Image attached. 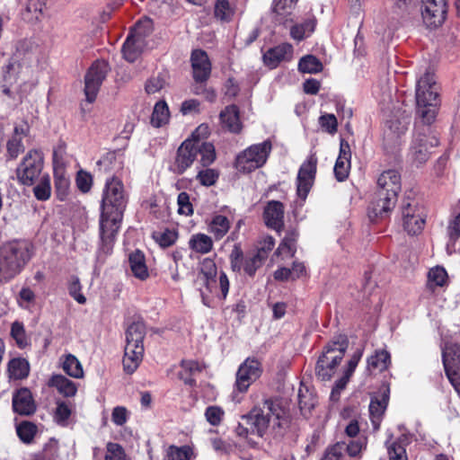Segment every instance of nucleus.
<instances>
[{"label": "nucleus", "mask_w": 460, "mask_h": 460, "mask_svg": "<svg viewBox=\"0 0 460 460\" xmlns=\"http://www.w3.org/2000/svg\"><path fill=\"white\" fill-rule=\"evenodd\" d=\"M127 203L128 198L122 181L114 177L107 180L102 193L100 218L101 250L106 254L111 252Z\"/></svg>", "instance_id": "nucleus-1"}, {"label": "nucleus", "mask_w": 460, "mask_h": 460, "mask_svg": "<svg viewBox=\"0 0 460 460\" xmlns=\"http://www.w3.org/2000/svg\"><path fill=\"white\" fill-rule=\"evenodd\" d=\"M285 415V410L277 401L268 399L254 407L243 420L251 426L252 432L262 437L269 429L280 434V430L287 425Z\"/></svg>", "instance_id": "nucleus-2"}, {"label": "nucleus", "mask_w": 460, "mask_h": 460, "mask_svg": "<svg viewBox=\"0 0 460 460\" xmlns=\"http://www.w3.org/2000/svg\"><path fill=\"white\" fill-rule=\"evenodd\" d=\"M31 257V246L25 241H13L0 247V284L19 275Z\"/></svg>", "instance_id": "nucleus-3"}, {"label": "nucleus", "mask_w": 460, "mask_h": 460, "mask_svg": "<svg viewBox=\"0 0 460 460\" xmlns=\"http://www.w3.org/2000/svg\"><path fill=\"white\" fill-rule=\"evenodd\" d=\"M438 96L434 75L426 72L418 79L415 93L417 114L423 124L429 125L435 119Z\"/></svg>", "instance_id": "nucleus-4"}, {"label": "nucleus", "mask_w": 460, "mask_h": 460, "mask_svg": "<svg viewBox=\"0 0 460 460\" xmlns=\"http://www.w3.org/2000/svg\"><path fill=\"white\" fill-rule=\"evenodd\" d=\"M349 345L345 335H339L326 345L322 356L319 358L315 373L322 381L330 380L335 372L336 367L341 363Z\"/></svg>", "instance_id": "nucleus-5"}, {"label": "nucleus", "mask_w": 460, "mask_h": 460, "mask_svg": "<svg viewBox=\"0 0 460 460\" xmlns=\"http://www.w3.org/2000/svg\"><path fill=\"white\" fill-rule=\"evenodd\" d=\"M429 125L416 126V132L409 151V158L417 165L426 163L430 155V149L438 145V137L430 131Z\"/></svg>", "instance_id": "nucleus-6"}, {"label": "nucleus", "mask_w": 460, "mask_h": 460, "mask_svg": "<svg viewBox=\"0 0 460 460\" xmlns=\"http://www.w3.org/2000/svg\"><path fill=\"white\" fill-rule=\"evenodd\" d=\"M271 149L270 140L252 145L237 155L236 168L243 172H251L262 167L266 164Z\"/></svg>", "instance_id": "nucleus-7"}, {"label": "nucleus", "mask_w": 460, "mask_h": 460, "mask_svg": "<svg viewBox=\"0 0 460 460\" xmlns=\"http://www.w3.org/2000/svg\"><path fill=\"white\" fill-rule=\"evenodd\" d=\"M43 165L42 152L39 149L30 150L16 168L18 181L25 186L33 185L40 177Z\"/></svg>", "instance_id": "nucleus-8"}, {"label": "nucleus", "mask_w": 460, "mask_h": 460, "mask_svg": "<svg viewBox=\"0 0 460 460\" xmlns=\"http://www.w3.org/2000/svg\"><path fill=\"white\" fill-rule=\"evenodd\" d=\"M109 71V64L104 60H97L88 69L84 76V93L88 102L92 103L95 101Z\"/></svg>", "instance_id": "nucleus-9"}, {"label": "nucleus", "mask_w": 460, "mask_h": 460, "mask_svg": "<svg viewBox=\"0 0 460 460\" xmlns=\"http://www.w3.org/2000/svg\"><path fill=\"white\" fill-rule=\"evenodd\" d=\"M427 215L416 201L407 202L402 208L403 229L411 235L419 234L424 228Z\"/></svg>", "instance_id": "nucleus-10"}, {"label": "nucleus", "mask_w": 460, "mask_h": 460, "mask_svg": "<svg viewBox=\"0 0 460 460\" xmlns=\"http://www.w3.org/2000/svg\"><path fill=\"white\" fill-rule=\"evenodd\" d=\"M317 168V157L310 155L301 164L296 177V193L305 200L314 184Z\"/></svg>", "instance_id": "nucleus-11"}, {"label": "nucleus", "mask_w": 460, "mask_h": 460, "mask_svg": "<svg viewBox=\"0 0 460 460\" xmlns=\"http://www.w3.org/2000/svg\"><path fill=\"white\" fill-rule=\"evenodd\" d=\"M261 374V363L254 358H247L236 372L235 389L240 393H245Z\"/></svg>", "instance_id": "nucleus-12"}, {"label": "nucleus", "mask_w": 460, "mask_h": 460, "mask_svg": "<svg viewBox=\"0 0 460 460\" xmlns=\"http://www.w3.org/2000/svg\"><path fill=\"white\" fill-rule=\"evenodd\" d=\"M421 16L427 27L440 26L447 14L446 0H421Z\"/></svg>", "instance_id": "nucleus-13"}, {"label": "nucleus", "mask_w": 460, "mask_h": 460, "mask_svg": "<svg viewBox=\"0 0 460 460\" xmlns=\"http://www.w3.org/2000/svg\"><path fill=\"white\" fill-rule=\"evenodd\" d=\"M195 139H186L178 148L172 165L173 172L182 174L196 159Z\"/></svg>", "instance_id": "nucleus-14"}, {"label": "nucleus", "mask_w": 460, "mask_h": 460, "mask_svg": "<svg viewBox=\"0 0 460 460\" xmlns=\"http://www.w3.org/2000/svg\"><path fill=\"white\" fill-rule=\"evenodd\" d=\"M190 61L195 82H206L211 74V63L208 54L204 50L195 49L191 53Z\"/></svg>", "instance_id": "nucleus-15"}, {"label": "nucleus", "mask_w": 460, "mask_h": 460, "mask_svg": "<svg viewBox=\"0 0 460 460\" xmlns=\"http://www.w3.org/2000/svg\"><path fill=\"white\" fill-rule=\"evenodd\" d=\"M401 190V176L395 170L383 172L377 179V190H384L390 204L393 203L394 195H398Z\"/></svg>", "instance_id": "nucleus-16"}, {"label": "nucleus", "mask_w": 460, "mask_h": 460, "mask_svg": "<svg viewBox=\"0 0 460 460\" xmlns=\"http://www.w3.org/2000/svg\"><path fill=\"white\" fill-rule=\"evenodd\" d=\"M30 132V127L27 123L15 125L13 128V135L7 140L6 143V153L8 159L13 160L18 155L24 152V146L22 140L28 136Z\"/></svg>", "instance_id": "nucleus-17"}, {"label": "nucleus", "mask_w": 460, "mask_h": 460, "mask_svg": "<svg viewBox=\"0 0 460 460\" xmlns=\"http://www.w3.org/2000/svg\"><path fill=\"white\" fill-rule=\"evenodd\" d=\"M385 197L389 196L385 195L384 190H376L375 193V197L368 208V217L371 220H374L377 217L385 218L388 217L395 207L397 202V196L394 195V199L392 204L388 202V199Z\"/></svg>", "instance_id": "nucleus-18"}, {"label": "nucleus", "mask_w": 460, "mask_h": 460, "mask_svg": "<svg viewBox=\"0 0 460 460\" xmlns=\"http://www.w3.org/2000/svg\"><path fill=\"white\" fill-rule=\"evenodd\" d=\"M263 218L268 227L280 232L284 226V206L280 201H269L264 208Z\"/></svg>", "instance_id": "nucleus-19"}, {"label": "nucleus", "mask_w": 460, "mask_h": 460, "mask_svg": "<svg viewBox=\"0 0 460 460\" xmlns=\"http://www.w3.org/2000/svg\"><path fill=\"white\" fill-rule=\"evenodd\" d=\"M351 151L349 144L344 139L340 143V153L334 165V175L338 181H345L350 170Z\"/></svg>", "instance_id": "nucleus-20"}, {"label": "nucleus", "mask_w": 460, "mask_h": 460, "mask_svg": "<svg viewBox=\"0 0 460 460\" xmlns=\"http://www.w3.org/2000/svg\"><path fill=\"white\" fill-rule=\"evenodd\" d=\"M293 54L291 44L283 43L268 49L263 55V61L266 66L275 68L282 61L290 60Z\"/></svg>", "instance_id": "nucleus-21"}, {"label": "nucleus", "mask_w": 460, "mask_h": 460, "mask_svg": "<svg viewBox=\"0 0 460 460\" xmlns=\"http://www.w3.org/2000/svg\"><path fill=\"white\" fill-rule=\"evenodd\" d=\"M13 411L20 415H31L36 411L31 393L28 388L19 389L13 396Z\"/></svg>", "instance_id": "nucleus-22"}, {"label": "nucleus", "mask_w": 460, "mask_h": 460, "mask_svg": "<svg viewBox=\"0 0 460 460\" xmlns=\"http://www.w3.org/2000/svg\"><path fill=\"white\" fill-rule=\"evenodd\" d=\"M411 443L409 434H402L395 440L386 442L389 460H408L406 447Z\"/></svg>", "instance_id": "nucleus-23"}, {"label": "nucleus", "mask_w": 460, "mask_h": 460, "mask_svg": "<svg viewBox=\"0 0 460 460\" xmlns=\"http://www.w3.org/2000/svg\"><path fill=\"white\" fill-rule=\"evenodd\" d=\"M220 120L224 128L232 133H239L242 123L239 118V110L235 105H229L220 112Z\"/></svg>", "instance_id": "nucleus-24"}, {"label": "nucleus", "mask_w": 460, "mask_h": 460, "mask_svg": "<svg viewBox=\"0 0 460 460\" xmlns=\"http://www.w3.org/2000/svg\"><path fill=\"white\" fill-rule=\"evenodd\" d=\"M146 333V325L143 322L132 323L126 331V346L132 345L134 349H144Z\"/></svg>", "instance_id": "nucleus-25"}, {"label": "nucleus", "mask_w": 460, "mask_h": 460, "mask_svg": "<svg viewBox=\"0 0 460 460\" xmlns=\"http://www.w3.org/2000/svg\"><path fill=\"white\" fill-rule=\"evenodd\" d=\"M388 404V394L385 392L381 398L375 397L371 399L369 404V414L371 422L375 429H378L382 417Z\"/></svg>", "instance_id": "nucleus-26"}, {"label": "nucleus", "mask_w": 460, "mask_h": 460, "mask_svg": "<svg viewBox=\"0 0 460 460\" xmlns=\"http://www.w3.org/2000/svg\"><path fill=\"white\" fill-rule=\"evenodd\" d=\"M144 349H134L132 345L125 346L122 360L124 371L133 374L143 359Z\"/></svg>", "instance_id": "nucleus-27"}, {"label": "nucleus", "mask_w": 460, "mask_h": 460, "mask_svg": "<svg viewBox=\"0 0 460 460\" xmlns=\"http://www.w3.org/2000/svg\"><path fill=\"white\" fill-rule=\"evenodd\" d=\"M128 263L132 274L137 279L146 280L149 277V272L146 265L145 255L139 250L129 254Z\"/></svg>", "instance_id": "nucleus-28"}, {"label": "nucleus", "mask_w": 460, "mask_h": 460, "mask_svg": "<svg viewBox=\"0 0 460 460\" xmlns=\"http://www.w3.org/2000/svg\"><path fill=\"white\" fill-rule=\"evenodd\" d=\"M49 386L55 387L59 394L66 397H73L77 392L75 382L62 375H53L48 383Z\"/></svg>", "instance_id": "nucleus-29"}, {"label": "nucleus", "mask_w": 460, "mask_h": 460, "mask_svg": "<svg viewBox=\"0 0 460 460\" xmlns=\"http://www.w3.org/2000/svg\"><path fill=\"white\" fill-rule=\"evenodd\" d=\"M442 362L445 370L460 367V346L447 343L442 349Z\"/></svg>", "instance_id": "nucleus-30"}, {"label": "nucleus", "mask_w": 460, "mask_h": 460, "mask_svg": "<svg viewBox=\"0 0 460 460\" xmlns=\"http://www.w3.org/2000/svg\"><path fill=\"white\" fill-rule=\"evenodd\" d=\"M146 45V41L128 35L122 47L123 57L128 62L136 61L142 53Z\"/></svg>", "instance_id": "nucleus-31"}, {"label": "nucleus", "mask_w": 460, "mask_h": 460, "mask_svg": "<svg viewBox=\"0 0 460 460\" xmlns=\"http://www.w3.org/2000/svg\"><path fill=\"white\" fill-rule=\"evenodd\" d=\"M195 152L196 155H200V164L202 166L207 167L214 163L216 160V150L212 143L202 141L201 139H195Z\"/></svg>", "instance_id": "nucleus-32"}, {"label": "nucleus", "mask_w": 460, "mask_h": 460, "mask_svg": "<svg viewBox=\"0 0 460 460\" xmlns=\"http://www.w3.org/2000/svg\"><path fill=\"white\" fill-rule=\"evenodd\" d=\"M391 363L390 353L385 349L376 350L373 355L367 358V370L382 372Z\"/></svg>", "instance_id": "nucleus-33"}, {"label": "nucleus", "mask_w": 460, "mask_h": 460, "mask_svg": "<svg viewBox=\"0 0 460 460\" xmlns=\"http://www.w3.org/2000/svg\"><path fill=\"white\" fill-rule=\"evenodd\" d=\"M297 238L298 233L296 230L288 231L279 243L275 254L293 257L296 252Z\"/></svg>", "instance_id": "nucleus-34"}, {"label": "nucleus", "mask_w": 460, "mask_h": 460, "mask_svg": "<svg viewBox=\"0 0 460 460\" xmlns=\"http://www.w3.org/2000/svg\"><path fill=\"white\" fill-rule=\"evenodd\" d=\"M448 283L447 270L441 266H436L429 270L427 286L434 290L437 288H443Z\"/></svg>", "instance_id": "nucleus-35"}, {"label": "nucleus", "mask_w": 460, "mask_h": 460, "mask_svg": "<svg viewBox=\"0 0 460 460\" xmlns=\"http://www.w3.org/2000/svg\"><path fill=\"white\" fill-rule=\"evenodd\" d=\"M189 245L194 252L206 254L213 249V241L210 236L199 233L190 237Z\"/></svg>", "instance_id": "nucleus-36"}, {"label": "nucleus", "mask_w": 460, "mask_h": 460, "mask_svg": "<svg viewBox=\"0 0 460 460\" xmlns=\"http://www.w3.org/2000/svg\"><path fill=\"white\" fill-rule=\"evenodd\" d=\"M335 445L341 446V455L345 456V453H347L349 456L356 457L366 448L367 438L365 436H359L357 439L352 440L348 444L341 441L335 443Z\"/></svg>", "instance_id": "nucleus-37"}, {"label": "nucleus", "mask_w": 460, "mask_h": 460, "mask_svg": "<svg viewBox=\"0 0 460 460\" xmlns=\"http://www.w3.org/2000/svg\"><path fill=\"white\" fill-rule=\"evenodd\" d=\"M63 370L71 377L82 378L84 370L81 362L72 354H67L62 359Z\"/></svg>", "instance_id": "nucleus-38"}, {"label": "nucleus", "mask_w": 460, "mask_h": 460, "mask_svg": "<svg viewBox=\"0 0 460 460\" xmlns=\"http://www.w3.org/2000/svg\"><path fill=\"white\" fill-rule=\"evenodd\" d=\"M8 372L11 378L23 379L28 376L30 372L29 362L21 358H13L8 364Z\"/></svg>", "instance_id": "nucleus-39"}, {"label": "nucleus", "mask_w": 460, "mask_h": 460, "mask_svg": "<svg viewBox=\"0 0 460 460\" xmlns=\"http://www.w3.org/2000/svg\"><path fill=\"white\" fill-rule=\"evenodd\" d=\"M230 228L228 218L222 215L215 216L208 226L209 232L214 234L217 240L224 237Z\"/></svg>", "instance_id": "nucleus-40"}, {"label": "nucleus", "mask_w": 460, "mask_h": 460, "mask_svg": "<svg viewBox=\"0 0 460 460\" xmlns=\"http://www.w3.org/2000/svg\"><path fill=\"white\" fill-rule=\"evenodd\" d=\"M297 0H274L272 12L276 14L277 21L283 22L292 13Z\"/></svg>", "instance_id": "nucleus-41"}, {"label": "nucleus", "mask_w": 460, "mask_h": 460, "mask_svg": "<svg viewBox=\"0 0 460 460\" xmlns=\"http://www.w3.org/2000/svg\"><path fill=\"white\" fill-rule=\"evenodd\" d=\"M170 112L165 102L160 101L155 103L151 117L153 126L159 128L169 121Z\"/></svg>", "instance_id": "nucleus-42"}, {"label": "nucleus", "mask_w": 460, "mask_h": 460, "mask_svg": "<svg viewBox=\"0 0 460 460\" xmlns=\"http://www.w3.org/2000/svg\"><path fill=\"white\" fill-rule=\"evenodd\" d=\"M181 370L179 372V378L186 385H192L194 379L191 377L195 373L201 371V367L194 360H182L181 363Z\"/></svg>", "instance_id": "nucleus-43"}, {"label": "nucleus", "mask_w": 460, "mask_h": 460, "mask_svg": "<svg viewBox=\"0 0 460 460\" xmlns=\"http://www.w3.org/2000/svg\"><path fill=\"white\" fill-rule=\"evenodd\" d=\"M46 7V0H28L25 8V17L29 21H40Z\"/></svg>", "instance_id": "nucleus-44"}, {"label": "nucleus", "mask_w": 460, "mask_h": 460, "mask_svg": "<svg viewBox=\"0 0 460 460\" xmlns=\"http://www.w3.org/2000/svg\"><path fill=\"white\" fill-rule=\"evenodd\" d=\"M315 25L316 20L310 18L301 24L294 25L290 30V35L294 40H302L314 31Z\"/></svg>", "instance_id": "nucleus-45"}, {"label": "nucleus", "mask_w": 460, "mask_h": 460, "mask_svg": "<svg viewBox=\"0 0 460 460\" xmlns=\"http://www.w3.org/2000/svg\"><path fill=\"white\" fill-rule=\"evenodd\" d=\"M153 30L154 26L152 20L149 18H144L136 23L128 35L146 41V38L153 32Z\"/></svg>", "instance_id": "nucleus-46"}, {"label": "nucleus", "mask_w": 460, "mask_h": 460, "mask_svg": "<svg viewBox=\"0 0 460 460\" xmlns=\"http://www.w3.org/2000/svg\"><path fill=\"white\" fill-rule=\"evenodd\" d=\"M322 62L313 55L303 57L298 63V70L302 73L316 74L323 70Z\"/></svg>", "instance_id": "nucleus-47"}, {"label": "nucleus", "mask_w": 460, "mask_h": 460, "mask_svg": "<svg viewBox=\"0 0 460 460\" xmlns=\"http://www.w3.org/2000/svg\"><path fill=\"white\" fill-rule=\"evenodd\" d=\"M214 13L220 21L229 22L234 16V9L228 0H217Z\"/></svg>", "instance_id": "nucleus-48"}, {"label": "nucleus", "mask_w": 460, "mask_h": 460, "mask_svg": "<svg viewBox=\"0 0 460 460\" xmlns=\"http://www.w3.org/2000/svg\"><path fill=\"white\" fill-rule=\"evenodd\" d=\"M33 193L38 200H47L50 198V177L48 174L43 175L40 179L37 185L33 188Z\"/></svg>", "instance_id": "nucleus-49"}, {"label": "nucleus", "mask_w": 460, "mask_h": 460, "mask_svg": "<svg viewBox=\"0 0 460 460\" xmlns=\"http://www.w3.org/2000/svg\"><path fill=\"white\" fill-rule=\"evenodd\" d=\"M192 450L188 446H170L166 450L167 460H190Z\"/></svg>", "instance_id": "nucleus-50"}, {"label": "nucleus", "mask_w": 460, "mask_h": 460, "mask_svg": "<svg viewBox=\"0 0 460 460\" xmlns=\"http://www.w3.org/2000/svg\"><path fill=\"white\" fill-rule=\"evenodd\" d=\"M407 131V126L399 120H391L388 129L385 133V138L388 141L397 143L399 137Z\"/></svg>", "instance_id": "nucleus-51"}, {"label": "nucleus", "mask_w": 460, "mask_h": 460, "mask_svg": "<svg viewBox=\"0 0 460 460\" xmlns=\"http://www.w3.org/2000/svg\"><path fill=\"white\" fill-rule=\"evenodd\" d=\"M16 430L20 439L29 444L33 440L37 433V426L30 421H22L17 426Z\"/></svg>", "instance_id": "nucleus-52"}, {"label": "nucleus", "mask_w": 460, "mask_h": 460, "mask_svg": "<svg viewBox=\"0 0 460 460\" xmlns=\"http://www.w3.org/2000/svg\"><path fill=\"white\" fill-rule=\"evenodd\" d=\"M11 336L15 341L17 346L21 349L25 348L29 344L26 332L22 323L15 321L11 327Z\"/></svg>", "instance_id": "nucleus-53"}, {"label": "nucleus", "mask_w": 460, "mask_h": 460, "mask_svg": "<svg viewBox=\"0 0 460 460\" xmlns=\"http://www.w3.org/2000/svg\"><path fill=\"white\" fill-rule=\"evenodd\" d=\"M219 177V172L212 168H206L199 171L196 179L203 186H213Z\"/></svg>", "instance_id": "nucleus-54"}, {"label": "nucleus", "mask_w": 460, "mask_h": 460, "mask_svg": "<svg viewBox=\"0 0 460 460\" xmlns=\"http://www.w3.org/2000/svg\"><path fill=\"white\" fill-rule=\"evenodd\" d=\"M316 402V398L307 388H305V392L303 389H299L298 404L301 411H310L315 406Z\"/></svg>", "instance_id": "nucleus-55"}, {"label": "nucleus", "mask_w": 460, "mask_h": 460, "mask_svg": "<svg viewBox=\"0 0 460 460\" xmlns=\"http://www.w3.org/2000/svg\"><path fill=\"white\" fill-rule=\"evenodd\" d=\"M153 237L161 247H169L175 243L177 233L173 230L166 229L163 232H155Z\"/></svg>", "instance_id": "nucleus-56"}, {"label": "nucleus", "mask_w": 460, "mask_h": 460, "mask_svg": "<svg viewBox=\"0 0 460 460\" xmlns=\"http://www.w3.org/2000/svg\"><path fill=\"white\" fill-rule=\"evenodd\" d=\"M70 181L69 179L65 175L63 172L55 173V188L59 199L63 200L69 189Z\"/></svg>", "instance_id": "nucleus-57"}, {"label": "nucleus", "mask_w": 460, "mask_h": 460, "mask_svg": "<svg viewBox=\"0 0 460 460\" xmlns=\"http://www.w3.org/2000/svg\"><path fill=\"white\" fill-rule=\"evenodd\" d=\"M105 460H127L124 448L118 443L109 442L106 446Z\"/></svg>", "instance_id": "nucleus-58"}, {"label": "nucleus", "mask_w": 460, "mask_h": 460, "mask_svg": "<svg viewBox=\"0 0 460 460\" xmlns=\"http://www.w3.org/2000/svg\"><path fill=\"white\" fill-rule=\"evenodd\" d=\"M265 261L264 259H262L260 255L257 253L246 257L243 261V270L245 273H247L250 276H253L256 272V270L261 267L263 262Z\"/></svg>", "instance_id": "nucleus-59"}, {"label": "nucleus", "mask_w": 460, "mask_h": 460, "mask_svg": "<svg viewBox=\"0 0 460 460\" xmlns=\"http://www.w3.org/2000/svg\"><path fill=\"white\" fill-rule=\"evenodd\" d=\"M447 234L452 243L460 238V212L448 221Z\"/></svg>", "instance_id": "nucleus-60"}, {"label": "nucleus", "mask_w": 460, "mask_h": 460, "mask_svg": "<svg viewBox=\"0 0 460 460\" xmlns=\"http://www.w3.org/2000/svg\"><path fill=\"white\" fill-rule=\"evenodd\" d=\"M319 124L321 128L329 134L337 132L338 122L333 114H323L319 118Z\"/></svg>", "instance_id": "nucleus-61"}, {"label": "nucleus", "mask_w": 460, "mask_h": 460, "mask_svg": "<svg viewBox=\"0 0 460 460\" xmlns=\"http://www.w3.org/2000/svg\"><path fill=\"white\" fill-rule=\"evenodd\" d=\"M70 296L79 304L86 302L85 296L81 293V285L77 277H72L68 287Z\"/></svg>", "instance_id": "nucleus-62"}, {"label": "nucleus", "mask_w": 460, "mask_h": 460, "mask_svg": "<svg viewBox=\"0 0 460 460\" xmlns=\"http://www.w3.org/2000/svg\"><path fill=\"white\" fill-rule=\"evenodd\" d=\"M224 416V411L217 406H209L206 409L205 417L206 420L213 426L220 424Z\"/></svg>", "instance_id": "nucleus-63"}, {"label": "nucleus", "mask_w": 460, "mask_h": 460, "mask_svg": "<svg viewBox=\"0 0 460 460\" xmlns=\"http://www.w3.org/2000/svg\"><path fill=\"white\" fill-rule=\"evenodd\" d=\"M274 245L275 240L272 236H264L259 243L256 253L260 255L262 259L266 260L269 255V252L273 249Z\"/></svg>", "instance_id": "nucleus-64"}]
</instances>
